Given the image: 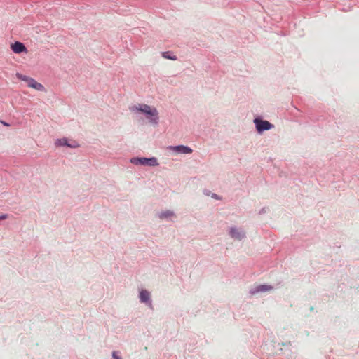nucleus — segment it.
Masks as SVG:
<instances>
[{"mask_svg":"<svg viewBox=\"0 0 359 359\" xmlns=\"http://www.w3.org/2000/svg\"><path fill=\"white\" fill-rule=\"evenodd\" d=\"M130 111L133 112L137 111L144 114L147 118L149 121V122L152 123H157L158 122V113L157 109L154 107H151L150 106L144 104H139L130 107Z\"/></svg>","mask_w":359,"mask_h":359,"instance_id":"obj_1","label":"nucleus"},{"mask_svg":"<svg viewBox=\"0 0 359 359\" xmlns=\"http://www.w3.org/2000/svg\"><path fill=\"white\" fill-rule=\"evenodd\" d=\"M16 77L25 82L27 83L28 87L36 89L37 90L41 91L43 90V86L42 84L38 83L36 80L32 78L28 77L25 75H22L20 73L16 74Z\"/></svg>","mask_w":359,"mask_h":359,"instance_id":"obj_2","label":"nucleus"},{"mask_svg":"<svg viewBox=\"0 0 359 359\" xmlns=\"http://www.w3.org/2000/svg\"><path fill=\"white\" fill-rule=\"evenodd\" d=\"M131 163L135 165H142L149 166H156L158 165L157 159L156 158H134L131 159Z\"/></svg>","mask_w":359,"mask_h":359,"instance_id":"obj_3","label":"nucleus"},{"mask_svg":"<svg viewBox=\"0 0 359 359\" xmlns=\"http://www.w3.org/2000/svg\"><path fill=\"white\" fill-rule=\"evenodd\" d=\"M256 128L258 132L262 133L264 130H267L273 128V125L267 121H262L259 119L255 120Z\"/></svg>","mask_w":359,"mask_h":359,"instance_id":"obj_4","label":"nucleus"},{"mask_svg":"<svg viewBox=\"0 0 359 359\" xmlns=\"http://www.w3.org/2000/svg\"><path fill=\"white\" fill-rule=\"evenodd\" d=\"M273 289V287L271 285H260L257 287H255L254 289L250 290L251 294H255L259 292H265L270 291Z\"/></svg>","mask_w":359,"mask_h":359,"instance_id":"obj_5","label":"nucleus"},{"mask_svg":"<svg viewBox=\"0 0 359 359\" xmlns=\"http://www.w3.org/2000/svg\"><path fill=\"white\" fill-rule=\"evenodd\" d=\"M11 49L15 53L27 52V48L25 45L22 43L18 41H16L11 45Z\"/></svg>","mask_w":359,"mask_h":359,"instance_id":"obj_6","label":"nucleus"},{"mask_svg":"<svg viewBox=\"0 0 359 359\" xmlns=\"http://www.w3.org/2000/svg\"><path fill=\"white\" fill-rule=\"evenodd\" d=\"M172 150L182 154H191L192 152L191 148L183 145L173 147Z\"/></svg>","mask_w":359,"mask_h":359,"instance_id":"obj_7","label":"nucleus"},{"mask_svg":"<svg viewBox=\"0 0 359 359\" xmlns=\"http://www.w3.org/2000/svg\"><path fill=\"white\" fill-rule=\"evenodd\" d=\"M230 234L232 238H234L238 240H241L244 236V234L241 231L234 228H232L231 229Z\"/></svg>","mask_w":359,"mask_h":359,"instance_id":"obj_8","label":"nucleus"},{"mask_svg":"<svg viewBox=\"0 0 359 359\" xmlns=\"http://www.w3.org/2000/svg\"><path fill=\"white\" fill-rule=\"evenodd\" d=\"M140 298L142 302H147L150 298V294L148 291L142 290L140 292Z\"/></svg>","mask_w":359,"mask_h":359,"instance_id":"obj_9","label":"nucleus"},{"mask_svg":"<svg viewBox=\"0 0 359 359\" xmlns=\"http://www.w3.org/2000/svg\"><path fill=\"white\" fill-rule=\"evenodd\" d=\"M68 140L67 138H62L56 140L55 144L57 146H68Z\"/></svg>","mask_w":359,"mask_h":359,"instance_id":"obj_10","label":"nucleus"},{"mask_svg":"<svg viewBox=\"0 0 359 359\" xmlns=\"http://www.w3.org/2000/svg\"><path fill=\"white\" fill-rule=\"evenodd\" d=\"M172 215H173V212L170 210H168V211L161 212L160 214L159 217H160V218L163 219V218H167V217H171Z\"/></svg>","mask_w":359,"mask_h":359,"instance_id":"obj_11","label":"nucleus"},{"mask_svg":"<svg viewBox=\"0 0 359 359\" xmlns=\"http://www.w3.org/2000/svg\"><path fill=\"white\" fill-rule=\"evenodd\" d=\"M67 147H71V148H76V147H79V144L77 142H76L74 140H71L70 142H68Z\"/></svg>","mask_w":359,"mask_h":359,"instance_id":"obj_12","label":"nucleus"},{"mask_svg":"<svg viewBox=\"0 0 359 359\" xmlns=\"http://www.w3.org/2000/svg\"><path fill=\"white\" fill-rule=\"evenodd\" d=\"M162 55H163V57L167 58V59H170V60H175L177 59L176 56L171 57L170 55L169 52H163Z\"/></svg>","mask_w":359,"mask_h":359,"instance_id":"obj_13","label":"nucleus"},{"mask_svg":"<svg viewBox=\"0 0 359 359\" xmlns=\"http://www.w3.org/2000/svg\"><path fill=\"white\" fill-rule=\"evenodd\" d=\"M8 218V215L7 214H2L0 215V220H4Z\"/></svg>","mask_w":359,"mask_h":359,"instance_id":"obj_14","label":"nucleus"},{"mask_svg":"<svg viewBox=\"0 0 359 359\" xmlns=\"http://www.w3.org/2000/svg\"><path fill=\"white\" fill-rule=\"evenodd\" d=\"M112 356H113L114 359H121V357L118 356L116 354V352H115V351L113 352Z\"/></svg>","mask_w":359,"mask_h":359,"instance_id":"obj_15","label":"nucleus"},{"mask_svg":"<svg viewBox=\"0 0 359 359\" xmlns=\"http://www.w3.org/2000/svg\"><path fill=\"white\" fill-rule=\"evenodd\" d=\"M1 123H2L3 125H4V126H8V123H6V122H4V121H1Z\"/></svg>","mask_w":359,"mask_h":359,"instance_id":"obj_16","label":"nucleus"}]
</instances>
